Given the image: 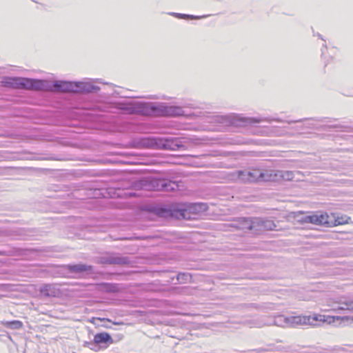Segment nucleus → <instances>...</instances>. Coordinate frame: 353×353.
Returning a JSON list of instances; mask_svg holds the SVG:
<instances>
[{
    "instance_id": "nucleus-1",
    "label": "nucleus",
    "mask_w": 353,
    "mask_h": 353,
    "mask_svg": "<svg viewBox=\"0 0 353 353\" xmlns=\"http://www.w3.org/2000/svg\"><path fill=\"white\" fill-rule=\"evenodd\" d=\"M340 320L343 323H353V316H325L323 315L314 316H286L283 314H279L269 317L264 323L267 325H275L281 327H296L301 325L317 326L319 323L327 321L329 323L334 322V320Z\"/></svg>"
},
{
    "instance_id": "nucleus-2",
    "label": "nucleus",
    "mask_w": 353,
    "mask_h": 353,
    "mask_svg": "<svg viewBox=\"0 0 353 353\" xmlns=\"http://www.w3.org/2000/svg\"><path fill=\"white\" fill-rule=\"evenodd\" d=\"M222 123H225L230 125L234 126H245L249 124H254V123H259L262 121H276L278 122L281 123H288L289 124L290 123H299L302 122L303 121H315L318 122H324V121H331L332 119L324 117V118H319V119H301L298 120H290V121H283L280 119H274V118H262V117H240L237 115H230V116H225L221 118Z\"/></svg>"
},
{
    "instance_id": "nucleus-3",
    "label": "nucleus",
    "mask_w": 353,
    "mask_h": 353,
    "mask_svg": "<svg viewBox=\"0 0 353 353\" xmlns=\"http://www.w3.org/2000/svg\"><path fill=\"white\" fill-rule=\"evenodd\" d=\"M196 115L194 112L183 110L179 105H170L165 103L150 102V117H165L192 119Z\"/></svg>"
},
{
    "instance_id": "nucleus-4",
    "label": "nucleus",
    "mask_w": 353,
    "mask_h": 353,
    "mask_svg": "<svg viewBox=\"0 0 353 353\" xmlns=\"http://www.w3.org/2000/svg\"><path fill=\"white\" fill-rule=\"evenodd\" d=\"M76 81L39 79L38 91L75 93Z\"/></svg>"
},
{
    "instance_id": "nucleus-5",
    "label": "nucleus",
    "mask_w": 353,
    "mask_h": 353,
    "mask_svg": "<svg viewBox=\"0 0 353 353\" xmlns=\"http://www.w3.org/2000/svg\"><path fill=\"white\" fill-rule=\"evenodd\" d=\"M1 83L6 88L38 91L39 79L20 77H5L2 79Z\"/></svg>"
},
{
    "instance_id": "nucleus-6",
    "label": "nucleus",
    "mask_w": 353,
    "mask_h": 353,
    "mask_svg": "<svg viewBox=\"0 0 353 353\" xmlns=\"http://www.w3.org/2000/svg\"><path fill=\"white\" fill-rule=\"evenodd\" d=\"M117 109L128 114H138L150 117V102L121 101L116 103Z\"/></svg>"
},
{
    "instance_id": "nucleus-7",
    "label": "nucleus",
    "mask_w": 353,
    "mask_h": 353,
    "mask_svg": "<svg viewBox=\"0 0 353 353\" xmlns=\"http://www.w3.org/2000/svg\"><path fill=\"white\" fill-rule=\"evenodd\" d=\"M140 188L145 190L157 191L174 192L179 189L176 181L165 179H142L139 181Z\"/></svg>"
},
{
    "instance_id": "nucleus-8",
    "label": "nucleus",
    "mask_w": 353,
    "mask_h": 353,
    "mask_svg": "<svg viewBox=\"0 0 353 353\" xmlns=\"http://www.w3.org/2000/svg\"><path fill=\"white\" fill-rule=\"evenodd\" d=\"M132 261L128 256H123L119 253H108L99 257L98 263L102 265H128Z\"/></svg>"
},
{
    "instance_id": "nucleus-9",
    "label": "nucleus",
    "mask_w": 353,
    "mask_h": 353,
    "mask_svg": "<svg viewBox=\"0 0 353 353\" xmlns=\"http://www.w3.org/2000/svg\"><path fill=\"white\" fill-rule=\"evenodd\" d=\"M237 176L238 179L243 183H253L267 180L265 173L259 170L252 171L239 170Z\"/></svg>"
},
{
    "instance_id": "nucleus-10",
    "label": "nucleus",
    "mask_w": 353,
    "mask_h": 353,
    "mask_svg": "<svg viewBox=\"0 0 353 353\" xmlns=\"http://www.w3.org/2000/svg\"><path fill=\"white\" fill-rule=\"evenodd\" d=\"M329 216L325 214H313L306 215L302 218V222L312 223L316 225H324L326 227L332 226L328 221Z\"/></svg>"
},
{
    "instance_id": "nucleus-11",
    "label": "nucleus",
    "mask_w": 353,
    "mask_h": 353,
    "mask_svg": "<svg viewBox=\"0 0 353 353\" xmlns=\"http://www.w3.org/2000/svg\"><path fill=\"white\" fill-rule=\"evenodd\" d=\"M65 269L69 273L74 274L77 276H83L85 274H90L94 273V268L92 265L78 263V264H68L65 266Z\"/></svg>"
},
{
    "instance_id": "nucleus-12",
    "label": "nucleus",
    "mask_w": 353,
    "mask_h": 353,
    "mask_svg": "<svg viewBox=\"0 0 353 353\" xmlns=\"http://www.w3.org/2000/svg\"><path fill=\"white\" fill-rule=\"evenodd\" d=\"M230 227L236 230H249L254 231V219L250 217H237L233 220Z\"/></svg>"
},
{
    "instance_id": "nucleus-13",
    "label": "nucleus",
    "mask_w": 353,
    "mask_h": 353,
    "mask_svg": "<svg viewBox=\"0 0 353 353\" xmlns=\"http://www.w3.org/2000/svg\"><path fill=\"white\" fill-rule=\"evenodd\" d=\"M75 88V93L79 94L97 93L100 90V87L90 81H76Z\"/></svg>"
},
{
    "instance_id": "nucleus-14",
    "label": "nucleus",
    "mask_w": 353,
    "mask_h": 353,
    "mask_svg": "<svg viewBox=\"0 0 353 353\" xmlns=\"http://www.w3.org/2000/svg\"><path fill=\"white\" fill-rule=\"evenodd\" d=\"M276 224L272 220L254 219V232H260L264 230H273L276 228Z\"/></svg>"
},
{
    "instance_id": "nucleus-15",
    "label": "nucleus",
    "mask_w": 353,
    "mask_h": 353,
    "mask_svg": "<svg viewBox=\"0 0 353 353\" xmlns=\"http://www.w3.org/2000/svg\"><path fill=\"white\" fill-rule=\"evenodd\" d=\"M114 341L111 335L107 332L97 333L94 336L93 342H86V344H94V345H102L105 344L107 345L113 343Z\"/></svg>"
},
{
    "instance_id": "nucleus-16",
    "label": "nucleus",
    "mask_w": 353,
    "mask_h": 353,
    "mask_svg": "<svg viewBox=\"0 0 353 353\" xmlns=\"http://www.w3.org/2000/svg\"><path fill=\"white\" fill-rule=\"evenodd\" d=\"M23 234L22 229H0V241H3V238H9L10 239H19L18 236Z\"/></svg>"
},
{
    "instance_id": "nucleus-17",
    "label": "nucleus",
    "mask_w": 353,
    "mask_h": 353,
    "mask_svg": "<svg viewBox=\"0 0 353 353\" xmlns=\"http://www.w3.org/2000/svg\"><path fill=\"white\" fill-rule=\"evenodd\" d=\"M39 292L43 296L56 297L59 294V290L54 285L45 284L40 288Z\"/></svg>"
},
{
    "instance_id": "nucleus-18",
    "label": "nucleus",
    "mask_w": 353,
    "mask_h": 353,
    "mask_svg": "<svg viewBox=\"0 0 353 353\" xmlns=\"http://www.w3.org/2000/svg\"><path fill=\"white\" fill-rule=\"evenodd\" d=\"M164 150H178L181 148H184V145L178 139H165L162 143V147Z\"/></svg>"
},
{
    "instance_id": "nucleus-19",
    "label": "nucleus",
    "mask_w": 353,
    "mask_h": 353,
    "mask_svg": "<svg viewBox=\"0 0 353 353\" xmlns=\"http://www.w3.org/2000/svg\"><path fill=\"white\" fill-rule=\"evenodd\" d=\"M1 323L5 327L10 330H20L23 325V323L19 320L3 321Z\"/></svg>"
},
{
    "instance_id": "nucleus-20",
    "label": "nucleus",
    "mask_w": 353,
    "mask_h": 353,
    "mask_svg": "<svg viewBox=\"0 0 353 353\" xmlns=\"http://www.w3.org/2000/svg\"><path fill=\"white\" fill-rule=\"evenodd\" d=\"M207 209H208L207 205L203 203H191L188 206V210L194 214H199L202 212H205L207 210Z\"/></svg>"
},
{
    "instance_id": "nucleus-21",
    "label": "nucleus",
    "mask_w": 353,
    "mask_h": 353,
    "mask_svg": "<svg viewBox=\"0 0 353 353\" xmlns=\"http://www.w3.org/2000/svg\"><path fill=\"white\" fill-rule=\"evenodd\" d=\"M170 15L174 16L178 19H200L203 18H205L208 17V15H203V16H196V15H192V14H181V13H176V12H170Z\"/></svg>"
},
{
    "instance_id": "nucleus-22",
    "label": "nucleus",
    "mask_w": 353,
    "mask_h": 353,
    "mask_svg": "<svg viewBox=\"0 0 353 353\" xmlns=\"http://www.w3.org/2000/svg\"><path fill=\"white\" fill-rule=\"evenodd\" d=\"M23 250L19 248H12L9 250L0 251V256H21Z\"/></svg>"
},
{
    "instance_id": "nucleus-23",
    "label": "nucleus",
    "mask_w": 353,
    "mask_h": 353,
    "mask_svg": "<svg viewBox=\"0 0 353 353\" xmlns=\"http://www.w3.org/2000/svg\"><path fill=\"white\" fill-rule=\"evenodd\" d=\"M179 105L181 107H183V110H185L187 108L196 109L199 108L197 103L191 99H187L181 101Z\"/></svg>"
},
{
    "instance_id": "nucleus-24",
    "label": "nucleus",
    "mask_w": 353,
    "mask_h": 353,
    "mask_svg": "<svg viewBox=\"0 0 353 353\" xmlns=\"http://www.w3.org/2000/svg\"><path fill=\"white\" fill-rule=\"evenodd\" d=\"M340 304L341 306L336 308V311L339 312L341 310H349L353 312V301L341 302Z\"/></svg>"
},
{
    "instance_id": "nucleus-25",
    "label": "nucleus",
    "mask_w": 353,
    "mask_h": 353,
    "mask_svg": "<svg viewBox=\"0 0 353 353\" xmlns=\"http://www.w3.org/2000/svg\"><path fill=\"white\" fill-rule=\"evenodd\" d=\"M102 285L103 290L107 292H117L119 290V285L117 283H103Z\"/></svg>"
},
{
    "instance_id": "nucleus-26",
    "label": "nucleus",
    "mask_w": 353,
    "mask_h": 353,
    "mask_svg": "<svg viewBox=\"0 0 353 353\" xmlns=\"http://www.w3.org/2000/svg\"><path fill=\"white\" fill-rule=\"evenodd\" d=\"M176 279L181 283H186L190 282L192 279V275L188 272H179L177 274Z\"/></svg>"
},
{
    "instance_id": "nucleus-27",
    "label": "nucleus",
    "mask_w": 353,
    "mask_h": 353,
    "mask_svg": "<svg viewBox=\"0 0 353 353\" xmlns=\"http://www.w3.org/2000/svg\"><path fill=\"white\" fill-rule=\"evenodd\" d=\"M141 142L146 148H154L157 145V140L153 138L143 139Z\"/></svg>"
},
{
    "instance_id": "nucleus-28",
    "label": "nucleus",
    "mask_w": 353,
    "mask_h": 353,
    "mask_svg": "<svg viewBox=\"0 0 353 353\" xmlns=\"http://www.w3.org/2000/svg\"><path fill=\"white\" fill-rule=\"evenodd\" d=\"M279 176L285 180H292L294 177V174L292 171H279Z\"/></svg>"
},
{
    "instance_id": "nucleus-29",
    "label": "nucleus",
    "mask_w": 353,
    "mask_h": 353,
    "mask_svg": "<svg viewBox=\"0 0 353 353\" xmlns=\"http://www.w3.org/2000/svg\"><path fill=\"white\" fill-rule=\"evenodd\" d=\"M327 128H336L340 129L341 131H347L345 129L349 128V127L341 125V124H336V125H325L323 129L326 130Z\"/></svg>"
},
{
    "instance_id": "nucleus-30",
    "label": "nucleus",
    "mask_w": 353,
    "mask_h": 353,
    "mask_svg": "<svg viewBox=\"0 0 353 353\" xmlns=\"http://www.w3.org/2000/svg\"><path fill=\"white\" fill-rule=\"evenodd\" d=\"M313 35L318 37L319 39H321V40H323L324 41V43L323 44V46L321 48V57H323L325 54V50H327V45H326L325 40L323 39V36L319 33H317V34L314 33Z\"/></svg>"
},
{
    "instance_id": "nucleus-31",
    "label": "nucleus",
    "mask_w": 353,
    "mask_h": 353,
    "mask_svg": "<svg viewBox=\"0 0 353 353\" xmlns=\"http://www.w3.org/2000/svg\"><path fill=\"white\" fill-rule=\"evenodd\" d=\"M307 128H317V127L315 126V125L314 123H308V126Z\"/></svg>"
},
{
    "instance_id": "nucleus-32",
    "label": "nucleus",
    "mask_w": 353,
    "mask_h": 353,
    "mask_svg": "<svg viewBox=\"0 0 353 353\" xmlns=\"http://www.w3.org/2000/svg\"><path fill=\"white\" fill-rule=\"evenodd\" d=\"M335 222H336V223H334V225H340V224L343 223V222L340 221H339V220H335Z\"/></svg>"
},
{
    "instance_id": "nucleus-33",
    "label": "nucleus",
    "mask_w": 353,
    "mask_h": 353,
    "mask_svg": "<svg viewBox=\"0 0 353 353\" xmlns=\"http://www.w3.org/2000/svg\"><path fill=\"white\" fill-rule=\"evenodd\" d=\"M182 215H183V216L184 218L185 217V212H183L182 213Z\"/></svg>"
},
{
    "instance_id": "nucleus-34",
    "label": "nucleus",
    "mask_w": 353,
    "mask_h": 353,
    "mask_svg": "<svg viewBox=\"0 0 353 353\" xmlns=\"http://www.w3.org/2000/svg\"><path fill=\"white\" fill-rule=\"evenodd\" d=\"M129 195H130V196H133V195H134V194H132V193H131V192H130V193H129Z\"/></svg>"
},
{
    "instance_id": "nucleus-35",
    "label": "nucleus",
    "mask_w": 353,
    "mask_h": 353,
    "mask_svg": "<svg viewBox=\"0 0 353 353\" xmlns=\"http://www.w3.org/2000/svg\"><path fill=\"white\" fill-rule=\"evenodd\" d=\"M8 337H9L10 340H11V341H12V338H11V336H9Z\"/></svg>"
}]
</instances>
